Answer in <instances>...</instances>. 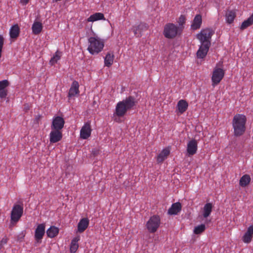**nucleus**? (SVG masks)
Masks as SVG:
<instances>
[{"mask_svg": "<svg viewBox=\"0 0 253 253\" xmlns=\"http://www.w3.org/2000/svg\"><path fill=\"white\" fill-rule=\"evenodd\" d=\"M214 33L212 29L206 28L202 30L200 33L197 34L196 37L201 42V45L196 53L198 58L203 59L207 55L211 45V40Z\"/></svg>", "mask_w": 253, "mask_h": 253, "instance_id": "nucleus-1", "label": "nucleus"}, {"mask_svg": "<svg viewBox=\"0 0 253 253\" xmlns=\"http://www.w3.org/2000/svg\"><path fill=\"white\" fill-rule=\"evenodd\" d=\"M247 118L243 114L235 115L232 120V126L234 129V135L239 137L244 134L246 131Z\"/></svg>", "mask_w": 253, "mask_h": 253, "instance_id": "nucleus-2", "label": "nucleus"}, {"mask_svg": "<svg viewBox=\"0 0 253 253\" xmlns=\"http://www.w3.org/2000/svg\"><path fill=\"white\" fill-rule=\"evenodd\" d=\"M90 43L87 49L91 54H97L100 52L104 46V42L98 37H90L88 39Z\"/></svg>", "mask_w": 253, "mask_h": 253, "instance_id": "nucleus-3", "label": "nucleus"}, {"mask_svg": "<svg viewBox=\"0 0 253 253\" xmlns=\"http://www.w3.org/2000/svg\"><path fill=\"white\" fill-rule=\"evenodd\" d=\"M180 29L173 23H168L164 27L163 34L164 36L169 39H174L178 35H180Z\"/></svg>", "mask_w": 253, "mask_h": 253, "instance_id": "nucleus-4", "label": "nucleus"}, {"mask_svg": "<svg viewBox=\"0 0 253 253\" xmlns=\"http://www.w3.org/2000/svg\"><path fill=\"white\" fill-rule=\"evenodd\" d=\"M23 212V204L13 206L10 214V227L14 226L21 217Z\"/></svg>", "mask_w": 253, "mask_h": 253, "instance_id": "nucleus-5", "label": "nucleus"}, {"mask_svg": "<svg viewBox=\"0 0 253 253\" xmlns=\"http://www.w3.org/2000/svg\"><path fill=\"white\" fill-rule=\"evenodd\" d=\"M161 223L160 217L159 215H154L151 216L147 222L146 226L150 233L156 232L160 226Z\"/></svg>", "mask_w": 253, "mask_h": 253, "instance_id": "nucleus-6", "label": "nucleus"}, {"mask_svg": "<svg viewBox=\"0 0 253 253\" xmlns=\"http://www.w3.org/2000/svg\"><path fill=\"white\" fill-rule=\"evenodd\" d=\"M45 226L44 223L40 224L37 226L34 235L36 243L41 244L42 243V240L45 232Z\"/></svg>", "mask_w": 253, "mask_h": 253, "instance_id": "nucleus-7", "label": "nucleus"}, {"mask_svg": "<svg viewBox=\"0 0 253 253\" xmlns=\"http://www.w3.org/2000/svg\"><path fill=\"white\" fill-rule=\"evenodd\" d=\"M224 76V71L219 68H215L213 71L211 77L212 85H217L220 83Z\"/></svg>", "mask_w": 253, "mask_h": 253, "instance_id": "nucleus-8", "label": "nucleus"}, {"mask_svg": "<svg viewBox=\"0 0 253 253\" xmlns=\"http://www.w3.org/2000/svg\"><path fill=\"white\" fill-rule=\"evenodd\" d=\"M65 121L60 116H56L53 118L51 125V129L61 130L64 127Z\"/></svg>", "mask_w": 253, "mask_h": 253, "instance_id": "nucleus-9", "label": "nucleus"}, {"mask_svg": "<svg viewBox=\"0 0 253 253\" xmlns=\"http://www.w3.org/2000/svg\"><path fill=\"white\" fill-rule=\"evenodd\" d=\"M91 132L90 123L89 122H87L84 124L81 129L80 137L83 139H86L90 136Z\"/></svg>", "mask_w": 253, "mask_h": 253, "instance_id": "nucleus-10", "label": "nucleus"}, {"mask_svg": "<svg viewBox=\"0 0 253 253\" xmlns=\"http://www.w3.org/2000/svg\"><path fill=\"white\" fill-rule=\"evenodd\" d=\"M198 143L196 140L193 139L187 143V152L189 156H193L197 153Z\"/></svg>", "mask_w": 253, "mask_h": 253, "instance_id": "nucleus-11", "label": "nucleus"}, {"mask_svg": "<svg viewBox=\"0 0 253 253\" xmlns=\"http://www.w3.org/2000/svg\"><path fill=\"white\" fill-rule=\"evenodd\" d=\"M10 84V83L7 80L0 81V98L5 99L8 94V90L6 88Z\"/></svg>", "mask_w": 253, "mask_h": 253, "instance_id": "nucleus-12", "label": "nucleus"}, {"mask_svg": "<svg viewBox=\"0 0 253 253\" xmlns=\"http://www.w3.org/2000/svg\"><path fill=\"white\" fill-rule=\"evenodd\" d=\"M49 134L50 143H56L60 141L62 138V133L61 130L52 129Z\"/></svg>", "mask_w": 253, "mask_h": 253, "instance_id": "nucleus-13", "label": "nucleus"}, {"mask_svg": "<svg viewBox=\"0 0 253 253\" xmlns=\"http://www.w3.org/2000/svg\"><path fill=\"white\" fill-rule=\"evenodd\" d=\"M122 101L124 102L125 105H126L128 110L132 109L138 103L136 98L132 96H129Z\"/></svg>", "mask_w": 253, "mask_h": 253, "instance_id": "nucleus-14", "label": "nucleus"}, {"mask_svg": "<svg viewBox=\"0 0 253 253\" xmlns=\"http://www.w3.org/2000/svg\"><path fill=\"white\" fill-rule=\"evenodd\" d=\"M128 109L125 105L124 102H119L116 107V114L119 117L124 116L126 113Z\"/></svg>", "mask_w": 253, "mask_h": 253, "instance_id": "nucleus-15", "label": "nucleus"}, {"mask_svg": "<svg viewBox=\"0 0 253 253\" xmlns=\"http://www.w3.org/2000/svg\"><path fill=\"white\" fill-rule=\"evenodd\" d=\"M181 204L179 202L173 203L168 210V214L169 215H176L181 211Z\"/></svg>", "mask_w": 253, "mask_h": 253, "instance_id": "nucleus-16", "label": "nucleus"}, {"mask_svg": "<svg viewBox=\"0 0 253 253\" xmlns=\"http://www.w3.org/2000/svg\"><path fill=\"white\" fill-rule=\"evenodd\" d=\"M202 23V18L200 14H197L194 18L192 23L191 25V29L196 30L201 28Z\"/></svg>", "mask_w": 253, "mask_h": 253, "instance_id": "nucleus-17", "label": "nucleus"}, {"mask_svg": "<svg viewBox=\"0 0 253 253\" xmlns=\"http://www.w3.org/2000/svg\"><path fill=\"white\" fill-rule=\"evenodd\" d=\"M253 225L250 226L242 237V240L245 243H249L253 239Z\"/></svg>", "mask_w": 253, "mask_h": 253, "instance_id": "nucleus-18", "label": "nucleus"}, {"mask_svg": "<svg viewBox=\"0 0 253 253\" xmlns=\"http://www.w3.org/2000/svg\"><path fill=\"white\" fill-rule=\"evenodd\" d=\"M79 84L78 82L74 81L71 85V86L69 90L68 95L69 97L74 96L76 94L79 93Z\"/></svg>", "mask_w": 253, "mask_h": 253, "instance_id": "nucleus-19", "label": "nucleus"}, {"mask_svg": "<svg viewBox=\"0 0 253 253\" xmlns=\"http://www.w3.org/2000/svg\"><path fill=\"white\" fill-rule=\"evenodd\" d=\"M89 220L87 218H83L80 220L78 224V231L80 233L83 232L88 227Z\"/></svg>", "mask_w": 253, "mask_h": 253, "instance_id": "nucleus-20", "label": "nucleus"}, {"mask_svg": "<svg viewBox=\"0 0 253 253\" xmlns=\"http://www.w3.org/2000/svg\"><path fill=\"white\" fill-rule=\"evenodd\" d=\"M188 104L185 100H179L177 104L176 108L181 114L185 112L188 108Z\"/></svg>", "mask_w": 253, "mask_h": 253, "instance_id": "nucleus-21", "label": "nucleus"}, {"mask_svg": "<svg viewBox=\"0 0 253 253\" xmlns=\"http://www.w3.org/2000/svg\"><path fill=\"white\" fill-rule=\"evenodd\" d=\"M170 154V150L169 148L163 149L157 156V162L159 163H162Z\"/></svg>", "mask_w": 253, "mask_h": 253, "instance_id": "nucleus-22", "label": "nucleus"}, {"mask_svg": "<svg viewBox=\"0 0 253 253\" xmlns=\"http://www.w3.org/2000/svg\"><path fill=\"white\" fill-rule=\"evenodd\" d=\"M20 29L17 24H15L10 29V37L12 39H16L19 35Z\"/></svg>", "mask_w": 253, "mask_h": 253, "instance_id": "nucleus-23", "label": "nucleus"}, {"mask_svg": "<svg viewBox=\"0 0 253 253\" xmlns=\"http://www.w3.org/2000/svg\"><path fill=\"white\" fill-rule=\"evenodd\" d=\"M114 59V55L113 52H108L104 58V64L105 66L110 67L113 63Z\"/></svg>", "mask_w": 253, "mask_h": 253, "instance_id": "nucleus-24", "label": "nucleus"}, {"mask_svg": "<svg viewBox=\"0 0 253 253\" xmlns=\"http://www.w3.org/2000/svg\"><path fill=\"white\" fill-rule=\"evenodd\" d=\"M104 15L103 13L96 12L91 15L87 19L88 22H94L99 20H105Z\"/></svg>", "mask_w": 253, "mask_h": 253, "instance_id": "nucleus-25", "label": "nucleus"}, {"mask_svg": "<svg viewBox=\"0 0 253 253\" xmlns=\"http://www.w3.org/2000/svg\"><path fill=\"white\" fill-rule=\"evenodd\" d=\"M32 29L34 34H39L42 29V23L40 22L35 21L32 25Z\"/></svg>", "mask_w": 253, "mask_h": 253, "instance_id": "nucleus-26", "label": "nucleus"}, {"mask_svg": "<svg viewBox=\"0 0 253 253\" xmlns=\"http://www.w3.org/2000/svg\"><path fill=\"white\" fill-rule=\"evenodd\" d=\"M58 233L59 229L54 226H51L46 232L47 236L51 238L56 236Z\"/></svg>", "mask_w": 253, "mask_h": 253, "instance_id": "nucleus-27", "label": "nucleus"}, {"mask_svg": "<svg viewBox=\"0 0 253 253\" xmlns=\"http://www.w3.org/2000/svg\"><path fill=\"white\" fill-rule=\"evenodd\" d=\"M212 209V205L211 203H208L205 205L203 209L204 217L207 218L210 215Z\"/></svg>", "mask_w": 253, "mask_h": 253, "instance_id": "nucleus-28", "label": "nucleus"}, {"mask_svg": "<svg viewBox=\"0 0 253 253\" xmlns=\"http://www.w3.org/2000/svg\"><path fill=\"white\" fill-rule=\"evenodd\" d=\"M252 25H253V13L242 23L240 29L244 30Z\"/></svg>", "mask_w": 253, "mask_h": 253, "instance_id": "nucleus-29", "label": "nucleus"}, {"mask_svg": "<svg viewBox=\"0 0 253 253\" xmlns=\"http://www.w3.org/2000/svg\"><path fill=\"white\" fill-rule=\"evenodd\" d=\"M250 176L249 174H245L241 177L239 184L241 187H244L247 186L250 183Z\"/></svg>", "mask_w": 253, "mask_h": 253, "instance_id": "nucleus-30", "label": "nucleus"}, {"mask_svg": "<svg viewBox=\"0 0 253 253\" xmlns=\"http://www.w3.org/2000/svg\"><path fill=\"white\" fill-rule=\"evenodd\" d=\"M79 240V238L78 237H76L72 240L70 248L71 253H75L77 251L79 248V245L78 244Z\"/></svg>", "mask_w": 253, "mask_h": 253, "instance_id": "nucleus-31", "label": "nucleus"}, {"mask_svg": "<svg viewBox=\"0 0 253 253\" xmlns=\"http://www.w3.org/2000/svg\"><path fill=\"white\" fill-rule=\"evenodd\" d=\"M235 16H236V14L234 11H227L225 15L226 22L229 24L232 23L233 22Z\"/></svg>", "mask_w": 253, "mask_h": 253, "instance_id": "nucleus-32", "label": "nucleus"}, {"mask_svg": "<svg viewBox=\"0 0 253 253\" xmlns=\"http://www.w3.org/2000/svg\"><path fill=\"white\" fill-rule=\"evenodd\" d=\"M61 52L58 50L56 51L55 54L53 55V57L50 59L49 61V63L51 65H54L59 60H60L61 56Z\"/></svg>", "mask_w": 253, "mask_h": 253, "instance_id": "nucleus-33", "label": "nucleus"}, {"mask_svg": "<svg viewBox=\"0 0 253 253\" xmlns=\"http://www.w3.org/2000/svg\"><path fill=\"white\" fill-rule=\"evenodd\" d=\"M186 17L184 15H181L180 17L178 18L177 22L179 24V26L178 28L180 29V32H182L183 29L184 28V25L186 22Z\"/></svg>", "mask_w": 253, "mask_h": 253, "instance_id": "nucleus-34", "label": "nucleus"}, {"mask_svg": "<svg viewBox=\"0 0 253 253\" xmlns=\"http://www.w3.org/2000/svg\"><path fill=\"white\" fill-rule=\"evenodd\" d=\"M206 229L205 224H202L200 225L195 227L194 233L196 234H200L203 232Z\"/></svg>", "mask_w": 253, "mask_h": 253, "instance_id": "nucleus-35", "label": "nucleus"}, {"mask_svg": "<svg viewBox=\"0 0 253 253\" xmlns=\"http://www.w3.org/2000/svg\"><path fill=\"white\" fill-rule=\"evenodd\" d=\"M135 27L137 28V30L140 33L142 31L146 30L148 29V25L145 23H140L138 25L135 26Z\"/></svg>", "mask_w": 253, "mask_h": 253, "instance_id": "nucleus-36", "label": "nucleus"}, {"mask_svg": "<svg viewBox=\"0 0 253 253\" xmlns=\"http://www.w3.org/2000/svg\"><path fill=\"white\" fill-rule=\"evenodd\" d=\"M4 43V39L2 35H0V58L1 56L2 49Z\"/></svg>", "mask_w": 253, "mask_h": 253, "instance_id": "nucleus-37", "label": "nucleus"}, {"mask_svg": "<svg viewBox=\"0 0 253 253\" xmlns=\"http://www.w3.org/2000/svg\"><path fill=\"white\" fill-rule=\"evenodd\" d=\"M7 243V238H3L2 240L0 241V251L3 249V246L6 244Z\"/></svg>", "mask_w": 253, "mask_h": 253, "instance_id": "nucleus-38", "label": "nucleus"}, {"mask_svg": "<svg viewBox=\"0 0 253 253\" xmlns=\"http://www.w3.org/2000/svg\"><path fill=\"white\" fill-rule=\"evenodd\" d=\"M131 30L136 37H139L141 36L140 33L138 31L137 28H136L135 26H133L131 29Z\"/></svg>", "mask_w": 253, "mask_h": 253, "instance_id": "nucleus-39", "label": "nucleus"}, {"mask_svg": "<svg viewBox=\"0 0 253 253\" xmlns=\"http://www.w3.org/2000/svg\"><path fill=\"white\" fill-rule=\"evenodd\" d=\"M42 118L41 115H37L35 118L34 123L36 124H39V121L41 120Z\"/></svg>", "mask_w": 253, "mask_h": 253, "instance_id": "nucleus-40", "label": "nucleus"}, {"mask_svg": "<svg viewBox=\"0 0 253 253\" xmlns=\"http://www.w3.org/2000/svg\"><path fill=\"white\" fill-rule=\"evenodd\" d=\"M29 0H21L20 2L23 4V5H26L27 4Z\"/></svg>", "mask_w": 253, "mask_h": 253, "instance_id": "nucleus-41", "label": "nucleus"}, {"mask_svg": "<svg viewBox=\"0 0 253 253\" xmlns=\"http://www.w3.org/2000/svg\"><path fill=\"white\" fill-rule=\"evenodd\" d=\"M24 236L25 235L23 234V233H21L18 236V240H19L20 239H22L23 238H24Z\"/></svg>", "mask_w": 253, "mask_h": 253, "instance_id": "nucleus-42", "label": "nucleus"}, {"mask_svg": "<svg viewBox=\"0 0 253 253\" xmlns=\"http://www.w3.org/2000/svg\"><path fill=\"white\" fill-rule=\"evenodd\" d=\"M96 104V101H93V103H92L93 105H95Z\"/></svg>", "mask_w": 253, "mask_h": 253, "instance_id": "nucleus-43", "label": "nucleus"}, {"mask_svg": "<svg viewBox=\"0 0 253 253\" xmlns=\"http://www.w3.org/2000/svg\"><path fill=\"white\" fill-rule=\"evenodd\" d=\"M95 154H96V152H94V154H93V155H95Z\"/></svg>", "mask_w": 253, "mask_h": 253, "instance_id": "nucleus-44", "label": "nucleus"}, {"mask_svg": "<svg viewBox=\"0 0 253 253\" xmlns=\"http://www.w3.org/2000/svg\"><path fill=\"white\" fill-rule=\"evenodd\" d=\"M95 154H96V152H94V154H93V155H95Z\"/></svg>", "mask_w": 253, "mask_h": 253, "instance_id": "nucleus-45", "label": "nucleus"}]
</instances>
